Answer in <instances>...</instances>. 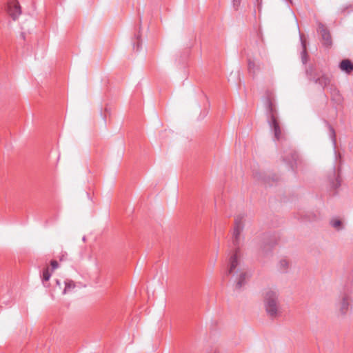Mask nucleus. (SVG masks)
<instances>
[{
    "label": "nucleus",
    "mask_w": 353,
    "mask_h": 353,
    "mask_svg": "<svg viewBox=\"0 0 353 353\" xmlns=\"http://www.w3.org/2000/svg\"><path fill=\"white\" fill-rule=\"evenodd\" d=\"M243 229V216H237L234 219V227L232 235V243L235 248L234 253L230 256L229 260L228 270L226 271V275L239 274L237 278L235 288L240 290L245 283V279L248 276L247 272L240 269V261H239V241L240 234Z\"/></svg>",
    "instance_id": "f257e3e1"
},
{
    "label": "nucleus",
    "mask_w": 353,
    "mask_h": 353,
    "mask_svg": "<svg viewBox=\"0 0 353 353\" xmlns=\"http://www.w3.org/2000/svg\"><path fill=\"white\" fill-rule=\"evenodd\" d=\"M264 306L268 316L271 318L276 317L280 312L278 292L273 290H268L264 293Z\"/></svg>",
    "instance_id": "f03ea898"
},
{
    "label": "nucleus",
    "mask_w": 353,
    "mask_h": 353,
    "mask_svg": "<svg viewBox=\"0 0 353 353\" xmlns=\"http://www.w3.org/2000/svg\"><path fill=\"white\" fill-rule=\"evenodd\" d=\"M306 74L310 81H313L315 83L319 84L323 88H329L331 83V77L330 75L323 72H314L313 66H309L306 70Z\"/></svg>",
    "instance_id": "7ed1b4c3"
},
{
    "label": "nucleus",
    "mask_w": 353,
    "mask_h": 353,
    "mask_svg": "<svg viewBox=\"0 0 353 353\" xmlns=\"http://www.w3.org/2000/svg\"><path fill=\"white\" fill-rule=\"evenodd\" d=\"M8 15L14 20H17L21 14V8L17 0H9L7 6Z\"/></svg>",
    "instance_id": "20e7f679"
},
{
    "label": "nucleus",
    "mask_w": 353,
    "mask_h": 353,
    "mask_svg": "<svg viewBox=\"0 0 353 353\" xmlns=\"http://www.w3.org/2000/svg\"><path fill=\"white\" fill-rule=\"evenodd\" d=\"M268 123L274 132V139L276 141L281 140L283 137V134L278 119L272 117V119H268Z\"/></svg>",
    "instance_id": "39448f33"
},
{
    "label": "nucleus",
    "mask_w": 353,
    "mask_h": 353,
    "mask_svg": "<svg viewBox=\"0 0 353 353\" xmlns=\"http://www.w3.org/2000/svg\"><path fill=\"white\" fill-rule=\"evenodd\" d=\"M319 31L323 41V45L329 47L332 45V38L329 30L323 25L320 24Z\"/></svg>",
    "instance_id": "423d86ee"
},
{
    "label": "nucleus",
    "mask_w": 353,
    "mask_h": 353,
    "mask_svg": "<svg viewBox=\"0 0 353 353\" xmlns=\"http://www.w3.org/2000/svg\"><path fill=\"white\" fill-rule=\"evenodd\" d=\"M331 94V99L337 104H340L343 101L342 95L334 84L330 85L328 88Z\"/></svg>",
    "instance_id": "0eeeda50"
},
{
    "label": "nucleus",
    "mask_w": 353,
    "mask_h": 353,
    "mask_svg": "<svg viewBox=\"0 0 353 353\" xmlns=\"http://www.w3.org/2000/svg\"><path fill=\"white\" fill-rule=\"evenodd\" d=\"M266 103H267V108H268V110L269 119H272V117H274V119H277V117H276L277 112H276V106H275V105L272 99V97L270 96H269L267 98Z\"/></svg>",
    "instance_id": "6e6552de"
},
{
    "label": "nucleus",
    "mask_w": 353,
    "mask_h": 353,
    "mask_svg": "<svg viewBox=\"0 0 353 353\" xmlns=\"http://www.w3.org/2000/svg\"><path fill=\"white\" fill-rule=\"evenodd\" d=\"M351 299L350 297L345 294L340 303V311L341 314H345L348 310L349 306L350 305Z\"/></svg>",
    "instance_id": "1a4fd4ad"
},
{
    "label": "nucleus",
    "mask_w": 353,
    "mask_h": 353,
    "mask_svg": "<svg viewBox=\"0 0 353 353\" xmlns=\"http://www.w3.org/2000/svg\"><path fill=\"white\" fill-rule=\"evenodd\" d=\"M341 70L347 74L353 71V63L349 59H344L340 63L339 65Z\"/></svg>",
    "instance_id": "9d476101"
},
{
    "label": "nucleus",
    "mask_w": 353,
    "mask_h": 353,
    "mask_svg": "<svg viewBox=\"0 0 353 353\" xmlns=\"http://www.w3.org/2000/svg\"><path fill=\"white\" fill-rule=\"evenodd\" d=\"M52 271L50 270L49 267H46L43 269L42 275H41V279L43 284L46 287H48V285H46V283L48 282L51 277L52 275Z\"/></svg>",
    "instance_id": "9b49d317"
},
{
    "label": "nucleus",
    "mask_w": 353,
    "mask_h": 353,
    "mask_svg": "<svg viewBox=\"0 0 353 353\" xmlns=\"http://www.w3.org/2000/svg\"><path fill=\"white\" fill-rule=\"evenodd\" d=\"M65 288L63 294H65L75 288V283L73 281L67 279L64 281Z\"/></svg>",
    "instance_id": "f8f14e48"
},
{
    "label": "nucleus",
    "mask_w": 353,
    "mask_h": 353,
    "mask_svg": "<svg viewBox=\"0 0 353 353\" xmlns=\"http://www.w3.org/2000/svg\"><path fill=\"white\" fill-rule=\"evenodd\" d=\"M301 61L305 65L307 62L308 55L307 53L306 46L305 43H303V50L301 53Z\"/></svg>",
    "instance_id": "ddd939ff"
},
{
    "label": "nucleus",
    "mask_w": 353,
    "mask_h": 353,
    "mask_svg": "<svg viewBox=\"0 0 353 353\" xmlns=\"http://www.w3.org/2000/svg\"><path fill=\"white\" fill-rule=\"evenodd\" d=\"M248 70L250 73L255 74L258 68L256 66L255 63L251 60L248 61Z\"/></svg>",
    "instance_id": "4468645a"
},
{
    "label": "nucleus",
    "mask_w": 353,
    "mask_h": 353,
    "mask_svg": "<svg viewBox=\"0 0 353 353\" xmlns=\"http://www.w3.org/2000/svg\"><path fill=\"white\" fill-rule=\"evenodd\" d=\"M280 270L281 272H285L288 268V262L285 259H282L279 263Z\"/></svg>",
    "instance_id": "2eb2a0df"
},
{
    "label": "nucleus",
    "mask_w": 353,
    "mask_h": 353,
    "mask_svg": "<svg viewBox=\"0 0 353 353\" xmlns=\"http://www.w3.org/2000/svg\"><path fill=\"white\" fill-rule=\"evenodd\" d=\"M331 225L333 228L337 230H340L341 228L342 222L339 219H335L331 221Z\"/></svg>",
    "instance_id": "dca6fc26"
},
{
    "label": "nucleus",
    "mask_w": 353,
    "mask_h": 353,
    "mask_svg": "<svg viewBox=\"0 0 353 353\" xmlns=\"http://www.w3.org/2000/svg\"><path fill=\"white\" fill-rule=\"evenodd\" d=\"M332 188H334V189L337 188L338 187H339L341 185V179H340L339 175H337V176L336 178V181L332 182Z\"/></svg>",
    "instance_id": "f3484780"
},
{
    "label": "nucleus",
    "mask_w": 353,
    "mask_h": 353,
    "mask_svg": "<svg viewBox=\"0 0 353 353\" xmlns=\"http://www.w3.org/2000/svg\"><path fill=\"white\" fill-rule=\"evenodd\" d=\"M241 0H233L232 1V6L235 10H238L240 5H241Z\"/></svg>",
    "instance_id": "a211bd4d"
},
{
    "label": "nucleus",
    "mask_w": 353,
    "mask_h": 353,
    "mask_svg": "<svg viewBox=\"0 0 353 353\" xmlns=\"http://www.w3.org/2000/svg\"><path fill=\"white\" fill-rule=\"evenodd\" d=\"M50 265L52 266V270H51L52 272H53L59 266L58 262L57 261H55V260L51 261Z\"/></svg>",
    "instance_id": "6ab92c4d"
},
{
    "label": "nucleus",
    "mask_w": 353,
    "mask_h": 353,
    "mask_svg": "<svg viewBox=\"0 0 353 353\" xmlns=\"http://www.w3.org/2000/svg\"><path fill=\"white\" fill-rule=\"evenodd\" d=\"M330 130L331 136L332 137L333 142L335 143V141H336L335 131H334V128L332 127H331V126L330 127Z\"/></svg>",
    "instance_id": "aec40b11"
},
{
    "label": "nucleus",
    "mask_w": 353,
    "mask_h": 353,
    "mask_svg": "<svg viewBox=\"0 0 353 353\" xmlns=\"http://www.w3.org/2000/svg\"><path fill=\"white\" fill-rule=\"evenodd\" d=\"M136 37H137V50H139V47L141 46L140 35L137 34Z\"/></svg>",
    "instance_id": "412c9836"
},
{
    "label": "nucleus",
    "mask_w": 353,
    "mask_h": 353,
    "mask_svg": "<svg viewBox=\"0 0 353 353\" xmlns=\"http://www.w3.org/2000/svg\"><path fill=\"white\" fill-rule=\"evenodd\" d=\"M297 158H298L297 153L295 152H292V161H296Z\"/></svg>",
    "instance_id": "4be33fe9"
},
{
    "label": "nucleus",
    "mask_w": 353,
    "mask_h": 353,
    "mask_svg": "<svg viewBox=\"0 0 353 353\" xmlns=\"http://www.w3.org/2000/svg\"><path fill=\"white\" fill-rule=\"evenodd\" d=\"M56 283H57V285H59V286L61 288V283H60V281H58V280H57Z\"/></svg>",
    "instance_id": "5701e85b"
}]
</instances>
